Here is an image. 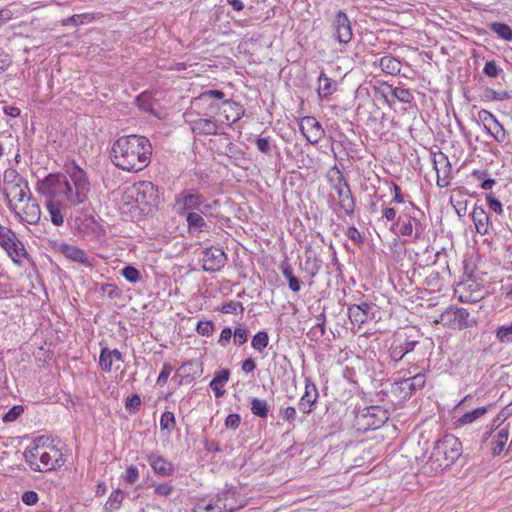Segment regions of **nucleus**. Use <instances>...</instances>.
I'll return each mask as SVG.
<instances>
[{
	"instance_id": "nucleus-1",
	"label": "nucleus",
	"mask_w": 512,
	"mask_h": 512,
	"mask_svg": "<svg viewBox=\"0 0 512 512\" xmlns=\"http://www.w3.org/2000/svg\"><path fill=\"white\" fill-rule=\"evenodd\" d=\"M152 150L151 142L147 137L131 134L121 136L113 142L110 158L117 168L136 173L149 165Z\"/></svg>"
},
{
	"instance_id": "nucleus-2",
	"label": "nucleus",
	"mask_w": 512,
	"mask_h": 512,
	"mask_svg": "<svg viewBox=\"0 0 512 512\" xmlns=\"http://www.w3.org/2000/svg\"><path fill=\"white\" fill-rule=\"evenodd\" d=\"M461 453L462 444L459 439L453 435H445L434 443L424 468L429 473L443 472L456 462Z\"/></svg>"
},
{
	"instance_id": "nucleus-3",
	"label": "nucleus",
	"mask_w": 512,
	"mask_h": 512,
	"mask_svg": "<svg viewBox=\"0 0 512 512\" xmlns=\"http://www.w3.org/2000/svg\"><path fill=\"white\" fill-rule=\"evenodd\" d=\"M331 188L337 193L338 206L344 213L351 217L355 213L356 199L351 191L350 184L343 176L340 169L334 165L327 173Z\"/></svg>"
},
{
	"instance_id": "nucleus-4",
	"label": "nucleus",
	"mask_w": 512,
	"mask_h": 512,
	"mask_svg": "<svg viewBox=\"0 0 512 512\" xmlns=\"http://www.w3.org/2000/svg\"><path fill=\"white\" fill-rule=\"evenodd\" d=\"M389 419L386 409L381 406H366L355 410L353 428L365 433L380 428Z\"/></svg>"
},
{
	"instance_id": "nucleus-5",
	"label": "nucleus",
	"mask_w": 512,
	"mask_h": 512,
	"mask_svg": "<svg viewBox=\"0 0 512 512\" xmlns=\"http://www.w3.org/2000/svg\"><path fill=\"white\" fill-rule=\"evenodd\" d=\"M66 172L71 183V193H69V203L77 206L84 204L88 200L90 191V182L85 170L75 163L67 166Z\"/></svg>"
},
{
	"instance_id": "nucleus-6",
	"label": "nucleus",
	"mask_w": 512,
	"mask_h": 512,
	"mask_svg": "<svg viewBox=\"0 0 512 512\" xmlns=\"http://www.w3.org/2000/svg\"><path fill=\"white\" fill-rule=\"evenodd\" d=\"M133 198V207L144 212L146 208L155 207L158 204V190L150 181H140L127 188V198Z\"/></svg>"
},
{
	"instance_id": "nucleus-7",
	"label": "nucleus",
	"mask_w": 512,
	"mask_h": 512,
	"mask_svg": "<svg viewBox=\"0 0 512 512\" xmlns=\"http://www.w3.org/2000/svg\"><path fill=\"white\" fill-rule=\"evenodd\" d=\"M37 191L43 195L52 197L64 195L69 201L71 183L68 177L61 173H50L44 179L37 182Z\"/></svg>"
},
{
	"instance_id": "nucleus-8",
	"label": "nucleus",
	"mask_w": 512,
	"mask_h": 512,
	"mask_svg": "<svg viewBox=\"0 0 512 512\" xmlns=\"http://www.w3.org/2000/svg\"><path fill=\"white\" fill-rule=\"evenodd\" d=\"M0 246L6 251L13 262L19 263L21 258L28 257L22 241L19 240L16 233L9 227L0 224Z\"/></svg>"
},
{
	"instance_id": "nucleus-9",
	"label": "nucleus",
	"mask_w": 512,
	"mask_h": 512,
	"mask_svg": "<svg viewBox=\"0 0 512 512\" xmlns=\"http://www.w3.org/2000/svg\"><path fill=\"white\" fill-rule=\"evenodd\" d=\"M440 323L451 329L464 330L476 322L470 318V313L463 307L450 306L440 314Z\"/></svg>"
},
{
	"instance_id": "nucleus-10",
	"label": "nucleus",
	"mask_w": 512,
	"mask_h": 512,
	"mask_svg": "<svg viewBox=\"0 0 512 512\" xmlns=\"http://www.w3.org/2000/svg\"><path fill=\"white\" fill-rule=\"evenodd\" d=\"M322 252L321 246L308 245L305 247V262L300 268L307 275L309 286L314 284V279L323 266Z\"/></svg>"
},
{
	"instance_id": "nucleus-11",
	"label": "nucleus",
	"mask_w": 512,
	"mask_h": 512,
	"mask_svg": "<svg viewBox=\"0 0 512 512\" xmlns=\"http://www.w3.org/2000/svg\"><path fill=\"white\" fill-rule=\"evenodd\" d=\"M221 512H234L244 506V500L236 487H228L212 497Z\"/></svg>"
},
{
	"instance_id": "nucleus-12",
	"label": "nucleus",
	"mask_w": 512,
	"mask_h": 512,
	"mask_svg": "<svg viewBox=\"0 0 512 512\" xmlns=\"http://www.w3.org/2000/svg\"><path fill=\"white\" fill-rule=\"evenodd\" d=\"M177 203H182V209L188 212L198 211L205 214L211 208L204 203V197L195 189H184L177 197Z\"/></svg>"
},
{
	"instance_id": "nucleus-13",
	"label": "nucleus",
	"mask_w": 512,
	"mask_h": 512,
	"mask_svg": "<svg viewBox=\"0 0 512 512\" xmlns=\"http://www.w3.org/2000/svg\"><path fill=\"white\" fill-rule=\"evenodd\" d=\"M433 168L437 173V185L440 188H445L449 185V180L452 174V165L448 156L443 152L433 154Z\"/></svg>"
},
{
	"instance_id": "nucleus-14",
	"label": "nucleus",
	"mask_w": 512,
	"mask_h": 512,
	"mask_svg": "<svg viewBox=\"0 0 512 512\" xmlns=\"http://www.w3.org/2000/svg\"><path fill=\"white\" fill-rule=\"evenodd\" d=\"M332 28L334 37L339 43L347 44L351 41L353 36L351 22L344 11H338L332 22Z\"/></svg>"
},
{
	"instance_id": "nucleus-15",
	"label": "nucleus",
	"mask_w": 512,
	"mask_h": 512,
	"mask_svg": "<svg viewBox=\"0 0 512 512\" xmlns=\"http://www.w3.org/2000/svg\"><path fill=\"white\" fill-rule=\"evenodd\" d=\"M203 269L214 272L220 270L227 261V255L222 248L210 247L203 251Z\"/></svg>"
},
{
	"instance_id": "nucleus-16",
	"label": "nucleus",
	"mask_w": 512,
	"mask_h": 512,
	"mask_svg": "<svg viewBox=\"0 0 512 512\" xmlns=\"http://www.w3.org/2000/svg\"><path fill=\"white\" fill-rule=\"evenodd\" d=\"M300 130L311 144H317L325 136V130L322 125L312 116H306L301 119Z\"/></svg>"
},
{
	"instance_id": "nucleus-17",
	"label": "nucleus",
	"mask_w": 512,
	"mask_h": 512,
	"mask_svg": "<svg viewBox=\"0 0 512 512\" xmlns=\"http://www.w3.org/2000/svg\"><path fill=\"white\" fill-rule=\"evenodd\" d=\"M375 305L368 302L352 304L348 307V316L352 323L362 325L375 318Z\"/></svg>"
},
{
	"instance_id": "nucleus-18",
	"label": "nucleus",
	"mask_w": 512,
	"mask_h": 512,
	"mask_svg": "<svg viewBox=\"0 0 512 512\" xmlns=\"http://www.w3.org/2000/svg\"><path fill=\"white\" fill-rule=\"evenodd\" d=\"M217 112H211L207 110L203 113L207 118H198L193 121H190L191 130L194 134L201 136H210L218 134V125L215 120H213V114Z\"/></svg>"
},
{
	"instance_id": "nucleus-19",
	"label": "nucleus",
	"mask_w": 512,
	"mask_h": 512,
	"mask_svg": "<svg viewBox=\"0 0 512 512\" xmlns=\"http://www.w3.org/2000/svg\"><path fill=\"white\" fill-rule=\"evenodd\" d=\"M319 397V393L316 385L311 381V379L307 378L305 380V392L301 397L298 408L304 414H310L313 411V407Z\"/></svg>"
},
{
	"instance_id": "nucleus-20",
	"label": "nucleus",
	"mask_w": 512,
	"mask_h": 512,
	"mask_svg": "<svg viewBox=\"0 0 512 512\" xmlns=\"http://www.w3.org/2000/svg\"><path fill=\"white\" fill-rule=\"evenodd\" d=\"M147 460L153 471L162 477H168L174 474V464L158 453L152 452L147 456Z\"/></svg>"
},
{
	"instance_id": "nucleus-21",
	"label": "nucleus",
	"mask_w": 512,
	"mask_h": 512,
	"mask_svg": "<svg viewBox=\"0 0 512 512\" xmlns=\"http://www.w3.org/2000/svg\"><path fill=\"white\" fill-rule=\"evenodd\" d=\"M471 217L477 233L483 236L490 233V228L492 227L491 217L482 206L475 204Z\"/></svg>"
},
{
	"instance_id": "nucleus-22",
	"label": "nucleus",
	"mask_w": 512,
	"mask_h": 512,
	"mask_svg": "<svg viewBox=\"0 0 512 512\" xmlns=\"http://www.w3.org/2000/svg\"><path fill=\"white\" fill-rule=\"evenodd\" d=\"M225 94L221 90H207L202 92L198 97H196L192 104L194 106H207V110L211 112H217L220 108L219 104H213L211 101L213 99L222 100Z\"/></svg>"
},
{
	"instance_id": "nucleus-23",
	"label": "nucleus",
	"mask_w": 512,
	"mask_h": 512,
	"mask_svg": "<svg viewBox=\"0 0 512 512\" xmlns=\"http://www.w3.org/2000/svg\"><path fill=\"white\" fill-rule=\"evenodd\" d=\"M58 251L63 254L66 258L73 262H77L84 265H90L89 259L84 250L70 245L65 242H61L57 246Z\"/></svg>"
},
{
	"instance_id": "nucleus-24",
	"label": "nucleus",
	"mask_w": 512,
	"mask_h": 512,
	"mask_svg": "<svg viewBox=\"0 0 512 512\" xmlns=\"http://www.w3.org/2000/svg\"><path fill=\"white\" fill-rule=\"evenodd\" d=\"M406 216L412 219L413 223V237L415 240L423 236L425 226L420 221V216H424L423 212L413 203L409 202L405 206Z\"/></svg>"
},
{
	"instance_id": "nucleus-25",
	"label": "nucleus",
	"mask_w": 512,
	"mask_h": 512,
	"mask_svg": "<svg viewBox=\"0 0 512 512\" xmlns=\"http://www.w3.org/2000/svg\"><path fill=\"white\" fill-rule=\"evenodd\" d=\"M23 222L28 224H36L40 220L41 211L38 203L32 198V195L28 197V202L23 209V213H16Z\"/></svg>"
},
{
	"instance_id": "nucleus-26",
	"label": "nucleus",
	"mask_w": 512,
	"mask_h": 512,
	"mask_svg": "<svg viewBox=\"0 0 512 512\" xmlns=\"http://www.w3.org/2000/svg\"><path fill=\"white\" fill-rule=\"evenodd\" d=\"M279 268L283 277L288 282L289 289L293 292H299L302 287V282L295 276L293 267L287 259L281 261Z\"/></svg>"
},
{
	"instance_id": "nucleus-27",
	"label": "nucleus",
	"mask_w": 512,
	"mask_h": 512,
	"mask_svg": "<svg viewBox=\"0 0 512 512\" xmlns=\"http://www.w3.org/2000/svg\"><path fill=\"white\" fill-rule=\"evenodd\" d=\"M230 377L229 369H221L215 372L209 386L214 391L217 398L224 396L225 390L222 387L228 382Z\"/></svg>"
},
{
	"instance_id": "nucleus-28",
	"label": "nucleus",
	"mask_w": 512,
	"mask_h": 512,
	"mask_svg": "<svg viewBox=\"0 0 512 512\" xmlns=\"http://www.w3.org/2000/svg\"><path fill=\"white\" fill-rule=\"evenodd\" d=\"M400 384L402 385L403 390H408L406 392V396L411 397L417 390H420L425 385V374L418 373L412 377L407 379H403Z\"/></svg>"
},
{
	"instance_id": "nucleus-29",
	"label": "nucleus",
	"mask_w": 512,
	"mask_h": 512,
	"mask_svg": "<svg viewBox=\"0 0 512 512\" xmlns=\"http://www.w3.org/2000/svg\"><path fill=\"white\" fill-rule=\"evenodd\" d=\"M319 87L317 89L319 97L327 98L331 94L334 93L336 89V83L330 77H328L324 72H321L318 77Z\"/></svg>"
},
{
	"instance_id": "nucleus-30",
	"label": "nucleus",
	"mask_w": 512,
	"mask_h": 512,
	"mask_svg": "<svg viewBox=\"0 0 512 512\" xmlns=\"http://www.w3.org/2000/svg\"><path fill=\"white\" fill-rule=\"evenodd\" d=\"M7 189L8 192H6V198L9 199V197L12 196L18 202H23L25 198L28 199V197L32 195L27 180H24V183L21 185H14L7 187Z\"/></svg>"
},
{
	"instance_id": "nucleus-31",
	"label": "nucleus",
	"mask_w": 512,
	"mask_h": 512,
	"mask_svg": "<svg viewBox=\"0 0 512 512\" xmlns=\"http://www.w3.org/2000/svg\"><path fill=\"white\" fill-rule=\"evenodd\" d=\"M379 65L383 72L390 75L399 74L402 67L401 62L392 56H383L379 61Z\"/></svg>"
},
{
	"instance_id": "nucleus-32",
	"label": "nucleus",
	"mask_w": 512,
	"mask_h": 512,
	"mask_svg": "<svg viewBox=\"0 0 512 512\" xmlns=\"http://www.w3.org/2000/svg\"><path fill=\"white\" fill-rule=\"evenodd\" d=\"M393 228H397L398 232L402 236H412L413 235V223L412 219L406 216L405 209L402 214L398 217L396 222L393 224Z\"/></svg>"
},
{
	"instance_id": "nucleus-33",
	"label": "nucleus",
	"mask_w": 512,
	"mask_h": 512,
	"mask_svg": "<svg viewBox=\"0 0 512 512\" xmlns=\"http://www.w3.org/2000/svg\"><path fill=\"white\" fill-rule=\"evenodd\" d=\"M250 409L254 416H257L261 419H266L269 413V406L266 400L259 398H252L250 400Z\"/></svg>"
},
{
	"instance_id": "nucleus-34",
	"label": "nucleus",
	"mask_w": 512,
	"mask_h": 512,
	"mask_svg": "<svg viewBox=\"0 0 512 512\" xmlns=\"http://www.w3.org/2000/svg\"><path fill=\"white\" fill-rule=\"evenodd\" d=\"M489 29L505 41H512V29L509 25L502 22H492L488 25Z\"/></svg>"
},
{
	"instance_id": "nucleus-35",
	"label": "nucleus",
	"mask_w": 512,
	"mask_h": 512,
	"mask_svg": "<svg viewBox=\"0 0 512 512\" xmlns=\"http://www.w3.org/2000/svg\"><path fill=\"white\" fill-rule=\"evenodd\" d=\"M373 90L375 97L384 99L389 106L392 105L393 85L381 82L378 86H373Z\"/></svg>"
},
{
	"instance_id": "nucleus-36",
	"label": "nucleus",
	"mask_w": 512,
	"mask_h": 512,
	"mask_svg": "<svg viewBox=\"0 0 512 512\" xmlns=\"http://www.w3.org/2000/svg\"><path fill=\"white\" fill-rule=\"evenodd\" d=\"M200 212H188L186 214V221L190 230L203 231L207 224Z\"/></svg>"
},
{
	"instance_id": "nucleus-37",
	"label": "nucleus",
	"mask_w": 512,
	"mask_h": 512,
	"mask_svg": "<svg viewBox=\"0 0 512 512\" xmlns=\"http://www.w3.org/2000/svg\"><path fill=\"white\" fill-rule=\"evenodd\" d=\"M483 74L491 79H497L501 77L504 80L505 77L503 69L497 64L495 60H490L485 63Z\"/></svg>"
},
{
	"instance_id": "nucleus-38",
	"label": "nucleus",
	"mask_w": 512,
	"mask_h": 512,
	"mask_svg": "<svg viewBox=\"0 0 512 512\" xmlns=\"http://www.w3.org/2000/svg\"><path fill=\"white\" fill-rule=\"evenodd\" d=\"M486 413H487V407H485V406L478 407L476 409H473L472 411H469V412L463 414L460 418H458L457 423L459 425H466V424L472 423L476 419L485 415Z\"/></svg>"
},
{
	"instance_id": "nucleus-39",
	"label": "nucleus",
	"mask_w": 512,
	"mask_h": 512,
	"mask_svg": "<svg viewBox=\"0 0 512 512\" xmlns=\"http://www.w3.org/2000/svg\"><path fill=\"white\" fill-rule=\"evenodd\" d=\"M511 97V92L496 91L491 88H486L482 94V100L485 102L508 100Z\"/></svg>"
},
{
	"instance_id": "nucleus-40",
	"label": "nucleus",
	"mask_w": 512,
	"mask_h": 512,
	"mask_svg": "<svg viewBox=\"0 0 512 512\" xmlns=\"http://www.w3.org/2000/svg\"><path fill=\"white\" fill-rule=\"evenodd\" d=\"M47 210L50 214L51 222L55 226H61L64 222V217L61 212L60 205L53 201H48L46 203Z\"/></svg>"
},
{
	"instance_id": "nucleus-41",
	"label": "nucleus",
	"mask_w": 512,
	"mask_h": 512,
	"mask_svg": "<svg viewBox=\"0 0 512 512\" xmlns=\"http://www.w3.org/2000/svg\"><path fill=\"white\" fill-rule=\"evenodd\" d=\"M398 100L401 103L411 104L414 101V96L409 89L403 87H393L392 104Z\"/></svg>"
},
{
	"instance_id": "nucleus-42",
	"label": "nucleus",
	"mask_w": 512,
	"mask_h": 512,
	"mask_svg": "<svg viewBox=\"0 0 512 512\" xmlns=\"http://www.w3.org/2000/svg\"><path fill=\"white\" fill-rule=\"evenodd\" d=\"M76 222L78 232L82 237L89 236L95 232L97 224L93 218H86L84 220H80L79 222L77 219Z\"/></svg>"
},
{
	"instance_id": "nucleus-43",
	"label": "nucleus",
	"mask_w": 512,
	"mask_h": 512,
	"mask_svg": "<svg viewBox=\"0 0 512 512\" xmlns=\"http://www.w3.org/2000/svg\"><path fill=\"white\" fill-rule=\"evenodd\" d=\"M268 344H269V336L266 331L257 332L253 336L252 341H251L252 347L259 352H263L267 348Z\"/></svg>"
},
{
	"instance_id": "nucleus-44",
	"label": "nucleus",
	"mask_w": 512,
	"mask_h": 512,
	"mask_svg": "<svg viewBox=\"0 0 512 512\" xmlns=\"http://www.w3.org/2000/svg\"><path fill=\"white\" fill-rule=\"evenodd\" d=\"M113 358L110 355V349L108 347L101 348L99 355V367L101 371L109 373L112 370Z\"/></svg>"
},
{
	"instance_id": "nucleus-45",
	"label": "nucleus",
	"mask_w": 512,
	"mask_h": 512,
	"mask_svg": "<svg viewBox=\"0 0 512 512\" xmlns=\"http://www.w3.org/2000/svg\"><path fill=\"white\" fill-rule=\"evenodd\" d=\"M489 134L497 141V142H504L506 139V131L503 127V125L496 120L491 125L487 126L485 128Z\"/></svg>"
},
{
	"instance_id": "nucleus-46",
	"label": "nucleus",
	"mask_w": 512,
	"mask_h": 512,
	"mask_svg": "<svg viewBox=\"0 0 512 512\" xmlns=\"http://www.w3.org/2000/svg\"><path fill=\"white\" fill-rule=\"evenodd\" d=\"M193 512H221V510L211 497L209 500L198 501L193 507Z\"/></svg>"
},
{
	"instance_id": "nucleus-47",
	"label": "nucleus",
	"mask_w": 512,
	"mask_h": 512,
	"mask_svg": "<svg viewBox=\"0 0 512 512\" xmlns=\"http://www.w3.org/2000/svg\"><path fill=\"white\" fill-rule=\"evenodd\" d=\"M217 153L225 155L228 158L234 159V160H238V159L242 158V156H243L242 150L237 145L233 144L232 142H228L225 145L224 150L218 149Z\"/></svg>"
},
{
	"instance_id": "nucleus-48",
	"label": "nucleus",
	"mask_w": 512,
	"mask_h": 512,
	"mask_svg": "<svg viewBox=\"0 0 512 512\" xmlns=\"http://www.w3.org/2000/svg\"><path fill=\"white\" fill-rule=\"evenodd\" d=\"M121 275L130 283H137L142 278L140 271L132 265L124 266Z\"/></svg>"
},
{
	"instance_id": "nucleus-49",
	"label": "nucleus",
	"mask_w": 512,
	"mask_h": 512,
	"mask_svg": "<svg viewBox=\"0 0 512 512\" xmlns=\"http://www.w3.org/2000/svg\"><path fill=\"white\" fill-rule=\"evenodd\" d=\"M496 338L500 343H512V323L498 327L496 330Z\"/></svg>"
},
{
	"instance_id": "nucleus-50",
	"label": "nucleus",
	"mask_w": 512,
	"mask_h": 512,
	"mask_svg": "<svg viewBox=\"0 0 512 512\" xmlns=\"http://www.w3.org/2000/svg\"><path fill=\"white\" fill-rule=\"evenodd\" d=\"M136 105L143 111L149 112L152 109V95L148 91L139 94L135 99Z\"/></svg>"
},
{
	"instance_id": "nucleus-51",
	"label": "nucleus",
	"mask_w": 512,
	"mask_h": 512,
	"mask_svg": "<svg viewBox=\"0 0 512 512\" xmlns=\"http://www.w3.org/2000/svg\"><path fill=\"white\" fill-rule=\"evenodd\" d=\"M176 420L173 412L165 411L162 413L160 418L161 430L172 431L175 428Z\"/></svg>"
},
{
	"instance_id": "nucleus-52",
	"label": "nucleus",
	"mask_w": 512,
	"mask_h": 512,
	"mask_svg": "<svg viewBox=\"0 0 512 512\" xmlns=\"http://www.w3.org/2000/svg\"><path fill=\"white\" fill-rule=\"evenodd\" d=\"M60 457H62L61 454ZM60 461L61 458L52 461V457L48 452H44L40 455V462L44 466V469H42V471H51L56 469L57 467H60L62 465Z\"/></svg>"
},
{
	"instance_id": "nucleus-53",
	"label": "nucleus",
	"mask_w": 512,
	"mask_h": 512,
	"mask_svg": "<svg viewBox=\"0 0 512 512\" xmlns=\"http://www.w3.org/2000/svg\"><path fill=\"white\" fill-rule=\"evenodd\" d=\"M222 105L228 106L230 111L235 113V118L233 119L232 123L239 121L245 114L244 107L234 100H224Z\"/></svg>"
},
{
	"instance_id": "nucleus-54",
	"label": "nucleus",
	"mask_w": 512,
	"mask_h": 512,
	"mask_svg": "<svg viewBox=\"0 0 512 512\" xmlns=\"http://www.w3.org/2000/svg\"><path fill=\"white\" fill-rule=\"evenodd\" d=\"M472 175L477 178L478 180H481V188L484 190H489L493 187L495 184V179L487 177L488 173L487 171L482 170H474Z\"/></svg>"
},
{
	"instance_id": "nucleus-55",
	"label": "nucleus",
	"mask_w": 512,
	"mask_h": 512,
	"mask_svg": "<svg viewBox=\"0 0 512 512\" xmlns=\"http://www.w3.org/2000/svg\"><path fill=\"white\" fill-rule=\"evenodd\" d=\"M26 180L22 177L16 170L6 171L4 174V184L7 187H11L14 185H21Z\"/></svg>"
},
{
	"instance_id": "nucleus-56",
	"label": "nucleus",
	"mask_w": 512,
	"mask_h": 512,
	"mask_svg": "<svg viewBox=\"0 0 512 512\" xmlns=\"http://www.w3.org/2000/svg\"><path fill=\"white\" fill-rule=\"evenodd\" d=\"M122 500V491L120 489H117L116 491L110 494L105 508L110 510H116L120 507Z\"/></svg>"
},
{
	"instance_id": "nucleus-57",
	"label": "nucleus",
	"mask_w": 512,
	"mask_h": 512,
	"mask_svg": "<svg viewBox=\"0 0 512 512\" xmlns=\"http://www.w3.org/2000/svg\"><path fill=\"white\" fill-rule=\"evenodd\" d=\"M24 412V408L22 405H15L10 408L2 417L3 422L9 423L17 420L22 413Z\"/></svg>"
},
{
	"instance_id": "nucleus-58",
	"label": "nucleus",
	"mask_w": 512,
	"mask_h": 512,
	"mask_svg": "<svg viewBox=\"0 0 512 512\" xmlns=\"http://www.w3.org/2000/svg\"><path fill=\"white\" fill-rule=\"evenodd\" d=\"M220 311L225 314H236L238 311L242 313L244 311V307L239 301H229L222 305Z\"/></svg>"
},
{
	"instance_id": "nucleus-59",
	"label": "nucleus",
	"mask_w": 512,
	"mask_h": 512,
	"mask_svg": "<svg viewBox=\"0 0 512 512\" xmlns=\"http://www.w3.org/2000/svg\"><path fill=\"white\" fill-rule=\"evenodd\" d=\"M141 406V398L138 394H132L128 396L125 400V408L130 413H136L139 411Z\"/></svg>"
},
{
	"instance_id": "nucleus-60",
	"label": "nucleus",
	"mask_w": 512,
	"mask_h": 512,
	"mask_svg": "<svg viewBox=\"0 0 512 512\" xmlns=\"http://www.w3.org/2000/svg\"><path fill=\"white\" fill-rule=\"evenodd\" d=\"M37 449H33L32 446H29L25 449L24 453H23V456H24V459L27 463H29L30 467L34 470V471H42V469L40 468V466L35 462L36 460V454L34 453V451H36Z\"/></svg>"
},
{
	"instance_id": "nucleus-61",
	"label": "nucleus",
	"mask_w": 512,
	"mask_h": 512,
	"mask_svg": "<svg viewBox=\"0 0 512 512\" xmlns=\"http://www.w3.org/2000/svg\"><path fill=\"white\" fill-rule=\"evenodd\" d=\"M485 198L491 210L499 215L503 213V205L501 201L493 195V193H487Z\"/></svg>"
},
{
	"instance_id": "nucleus-62",
	"label": "nucleus",
	"mask_w": 512,
	"mask_h": 512,
	"mask_svg": "<svg viewBox=\"0 0 512 512\" xmlns=\"http://www.w3.org/2000/svg\"><path fill=\"white\" fill-rule=\"evenodd\" d=\"M214 324L212 321H199L196 326V331L199 335L210 336L214 332Z\"/></svg>"
},
{
	"instance_id": "nucleus-63",
	"label": "nucleus",
	"mask_w": 512,
	"mask_h": 512,
	"mask_svg": "<svg viewBox=\"0 0 512 512\" xmlns=\"http://www.w3.org/2000/svg\"><path fill=\"white\" fill-rule=\"evenodd\" d=\"M139 472L136 466L130 465L127 467L125 474L122 476L124 482L133 484L138 480Z\"/></svg>"
},
{
	"instance_id": "nucleus-64",
	"label": "nucleus",
	"mask_w": 512,
	"mask_h": 512,
	"mask_svg": "<svg viewBox=\"0 0 512 512\" xmlns=\"http://www.w3.org/2000/svg\"><path fill=\"white\" fill-rule=\"evenodd\" d=\"M152 486L154 487L155 494L160 495V496H165V497L169 496L174 490L173 485H171L169 483H161V484L153 483Z\"/></svg>"
}]
</instances>
